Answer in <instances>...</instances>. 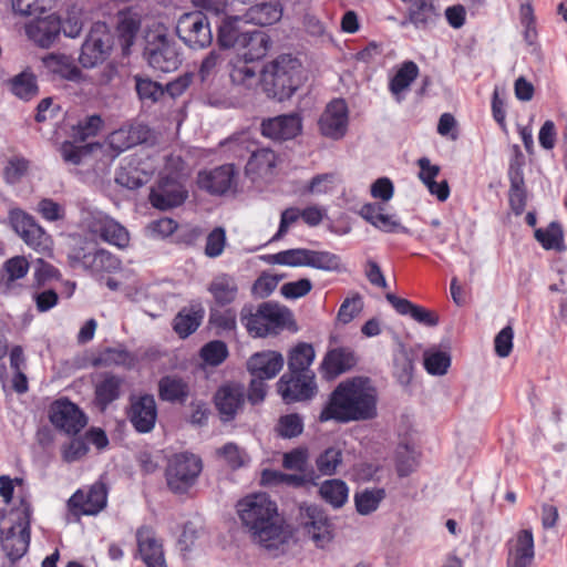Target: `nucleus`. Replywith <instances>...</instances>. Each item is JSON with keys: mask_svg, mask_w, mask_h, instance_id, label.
Segmentation results:
<instances>
[{"mask_svg": "<svg viewBox=\"0 0 567 567\" xmlns=\"http://www.w3.org/2000/svg\"><path fill=\"white\" fill-rule=\"evenodd\" d=\"M378 394L371 380L354 377L340 382L319 414L320 422L368 421L377 416Z\"/></svg>", "mask_w": 567, "mask_h": 567, "instance_id": "1", "label": "nucleus"}, {"mask_svg": "<svg viewBox=\"0 0 567 567\" xmlns=\"http://www.w3.org/2000/svg\"><path fill=\"white\" fill-rule=\"evenodd\" d=\"M236 512L252 542L265 548H274L284 542L282 520L278 507L266 493L245 496L236 504Z\"/></svg>", "mask_w": 567, "mask_h": 567, "instance_id": "2", "label": "nucleus"}, {"mask_svg": "<svg viewBox=\"0 0 567 567\" xmlns=\"http://www.w3.org/2000/svg\"><path fill=\"white\" fill-rule=\"evenodd\" d=\"M303 70L300 60L284 53L267 62L260 71L262 91L278 102L289 100L301 86Z\"/></svg>", "mask_w": 567, "mask_h": 567, "instance_id": "3", "label": "nucleus"}, {"mask_svg": "<svg viewBox=\"0 0 567 567\" xmlns=\"http://www.w3.org/2000/svg\"><path fill=\"white\" fill-rule=\"evenodd\" d=\"M240 322L254 338L277 334L291 319V311L274 302H262L257 308L245 303L239 312Z\"/></svg>", "mask_w": 567, "mask_h": 567, "instance_id": "4", "label": "nucleus"}, {"mask_svg": "<svg viewBox=\"0 0 567 567\" xmlns=\"http://www.w3.org/2000/svg\"><path fill=\"white\" fill-rule=\"evenodd\" d=\"M202 471L199 456L189 452L176 453L171 456L165 470L167 487L174 494H185L195 485Z\"/></svg>", "mask_w": 567, "mask_h": 567, "instance_id": "5", "label": "nucleus"}, {"mask_svg": "<svg viewBox=\"0 0 567 567\" xmlns=\"http://www.w3.org/2000/svg\"><path fill=\"white\" fill-rule=\"evenodd\" d=\"M229 150L236 156H244V151L249 153V159L246 164V174L256 176H266L272 173L277 164L276 153L269 147H258L256 143L249 141L246 135L236 138H230L225 142Z\"/></svg>", "mask_w": 567, "mask_h": 567, "instance_id": "6", "label": "nucleus"}, {"mask_svg": "<svg viewBox=\"0 0 567 567\" xmlns=\"http://www.w3.org/2000/svg\"><path fill=\"white\" fill-rule=\"evenodd\" d=\"M113 44V35L107 24L101 21L93 23L81 47L79 62L85 69L95 68L107 59Z\"/></svg>", "mask_w": 567, "mask_h": 567, "instance_id": "7", "label": "nucleus"}, {"mask_svg": "<svg viewBox=\"0 0 567 567\" xmlns=\"http://www.w3.org/2000/svg\"><path fill=\"white\" fill-rule=\"evenodd\" d=\"M31 506L22 502L21 508L17 511L14 524L8 528L1 539L2 549L11 561L22 558L30 545Z\"/></svg>", "mask_w": 567, "mask_h": 567, "instance_id": "8", "label": "nucleus"}, {"mask_svg": "<svg viewBox=\"0 0 567 567\" xmlns=\"http://www.w3.org/2000/svg\"><path fill=\"white\" fill-rule=\"evenodd\" d=\"M176 34L193 50L205 49L213 42L210 22L203 11L183 13L177 20Z\"/></svg>", "mask_w": 567, "mask_h": 567, "instance_id": "9", "label": "nucleus"}, {"mask_svg": "<svg viewBox=\"0 0 567 567\" xmlns=\"http://www.w3.org/2000/svg\"><path fill=\"white\" fill-rule=\"evenodd\" d=\"M9 224L14 233L31 248L38 251L49 249L51 240L34 217L21 208H12L8 215Z\"/></svg>", "mask_w": 567, "mask_h": 567, "instance_id": "10", "label": "nucleus"}, {"mask_svg": "<svg viewBox=\"0 0 567 567\" xmlns=\"http://www.w3.org/2000/svg\"><path fill=\"white\" fill-rule=\"evenodd\" d=\"M277 389L284 402L287 404L309 401L315 398L318 392L316 374H306L302 372L292 373L291 371H287L277 382Z\"/></svg>", "mask_w": 567, "mask_h": 567, "instance_id": "11", "label": "nucleus"}, {"mask_svg": "<svg viewBox=\"0 0 567 567\" xmlns=\"http://www.w3.org/2000/svg\"><path fill=\"white\" fill-rule=\"evenodd\" d=\"M144 54L150 66L162 72L175 71L182 63L176 42L166 34H156L147 41Z\"/></svg>", "mask_w": 567, "mask_h": 567, "instance_id": "12", "label": "nucleus"}, {"mask_svg": "<svg viewBox=\"0 0 567 567\" xmlns=\"http://www.w3.org/2000/svg\"><path fill=\"white\" fill-rule=\"evenodd\" d=\"M223 62V54L216 50H212L203 59L198 70V76L202 83V90L206 92L208 103L213 106L228 107L231 105L230 97L224 92H217L214 87V80Z\"/></svg>", "mask_w": 567, "mask_h": 567, "instance_id": "13", "label": "nucleus"}, {"mask_svg": "<svg viewBox=\"0 0 567 567\" xmlns=\"http://www.w3.org/2000/svg\"><path fill=\"white\" fill-rule=\"evenodd\" d=\"M51 423L66 434H78L85 425L86 417L79 406L68 399L54 401L49 411Z\"/></svg>", "mask_w": 567, "mask_h": 567, "instance_id": "14", "label": "nucleus"}, {"mask_svg": "<svg viewBox=\"0 0 567 567\" xmlns=\"http://www.w3.org/2000/svg\"><path fill=\"white\" fill-rule=\"evenodd\" d=\"M188 192L176 176L161 177L156 187L150 194L151 204L161 210L181 206L187 198Z\"/></svg>", "mask_w": 567, "mask_h": 567, "instance_id": "15", "label": "nucleus"}, {"mask_svg": "<svg viewBox=\"0 0 567 567\" xmlns=\"http://www.w3.org/2000/svg\"><path fill=\"white\" fill-rule=\"evenodd\" d=\"M107 503V488L102 482H95L87 491L78 489L68 501L70 511L75 515H96Z\"/></svg>", "mask_w": 567, "mask_h": 567, "instance_id": "16", "label": "nucleus"}, {"mask_svg": "<svg viewBox=\"0 0 567 567\" xmlns=\"http://www.w3.org/2000/svg\"><path fill=\"white\" fill-rule=\"evenodd\" d=\"M348 115L349 111L344 100L331 101L318 122L321 134L334 141L341 140L348 131Z\"/></svg>", "mask_w": 567, "mask_h": 567, "instance_id": "17", "label": "nucleus"}, {"mask_svg": "<svg viewBox=\"0 0 567 567\" xmlns=\"http://www.w3.org/2000/svg\"><path fill=\"white\" fill-rule=\"evenodd\" d=\"M300 509L305 529L316 544L323 546V544L330 542L332 539L333 524L326 512L317 505H309Z\"/></svg>", "mask_w": 567, "mask_h": 567, "instance_id": "18", "label": "nucleus"}, {"mask_svg": "<svg viewBox=\"0 0 567 567\" xmlns=\"http://www.w3.org/2000/svg\"><path fill=\"white\" fill-rule=\"evenodd\" d=\"M237 171L233 164H225L209 171H202L197 176L200 189L212 195H223L235 184Z\"/></svg>", "mask_w": 567, "mask_h": 567, "instance_id": "19", "label": "nucleus"}, {"mask_svg": "<svg viewBox=\"0 0 567 567\" xmlns=\"http://www.w3.org/2000/svg\"><path fill=\"white\" fill-rule=\"evenodd\" d=\"M206 290L212 297L209 306L230 307L239 296L237 279L227 272L215 275L207 284Z\"/></svg>", "mask_w": 567, "mask_h": 567, "instance_id": "20", "label": "nucleus"}, {"mask_svg": "<svg viewBox=\"0 0 567 567\" xmlns=\"http://www.w3.org/2000/svg\"><path fill=\"white\" fill-rule=\"evenodd\" d=\"M245 389L238 384L221 385L214 395L215 406L223 422L235 419L245 403Z\"/></svg>", "mask_w": 567, "mask_h": 567, "instance_id": "21", "label": "nucleus"}, {"mask_svg": "<svg viewBox=\"0 0 567 567\" xmlns=\"http://www.w3.org/2000/svg\"><path fill=\"white\" fill-rule=\"evenodd\" d=\"M128 420L138 433L151 432L157 420V405L152 394H144L132 401Z\"/></svg>", "mask_w": 567, "mask_h": 567, "instance_id": "22", "label": "nucleus"}, {"mask_svg": "<svg viewBox=\"0 0 567 567\" xmlns=\"http://www.w3.org/2000/svg\"><path fill=\"white\" fill-rule=\"evenodd\" d=\"M89 229L103 241L118 248H124L128 245L130 235L126 228L106 215L97 214L93 216L89 223Z\"/></svg>", "mask_w": 567, "mask_h": 567, "instance_id": "23", "label": "nucleus"}, {"mask_svg": "<svg viewBox=\"0 0 567 567\" xmlns=\"http://www.w3.org/2000/svg\"><path fill=\"white\" fill-rule=\"evenodd\" d=\"M357 363L358 357L352 349L338 347L326 353L320 369L326 379L332 380L352 370Z\"/></svg>", "mask_w": 567, "mask_h": 567, "instance_id": "24", "label": "nucleus"}, {"mask_svg": "<svg viewBox=\"0 0 567 567\" xmlns=\"http://www.w3.org/2000/svg\"><path fill=\"white\" fill-rule=\"evenodd\" d=\"M535 557L530 528L520 529L508 543L507 567H532Z\"/></svg>", "mask_w": 567, "mask_h": 567, "instance_id": "25", "label": "nucleus"}, {"mask_svg": "<svg viewBox=\"0 0 567 567\" xmlns=\"http://www.w3.org/2000/svg\"><path fill=\"white\" fill-rule=\"evenodd\" d=\"M301 117L296 113L278 115L261 123L262 135L272 140H291L301 132Z\"/></svg>", "mask_w": 567, "mask_h": 567, "instance_id": "26", "label": "nucleus"}, {"mask_svg": "<svg viewBox=\"0 0 567 567\" xmlns=\"http://www.w3.org/2000/svg\"><path fill=\"white\" fill-rule=\"evenodd\" d=\"M138 553L147 567L165 565L162 543L156 538L155 532L148 526H141L136 532Z\"/></svg>", "mask_w": 567, "mask_h": 567, "instance_id": "27", "label": "nucleus"}, {"mask_svg": "<svg viewBox=\"0 0 567 567\" xmlns=\"http://www.w3.org/2000/svg\"><path fill=\"white\" fill-rule=\"evenodd\" d=\"M284 357L277 351H262L252 354L247 361V369L254 378L272 379L284 367Z\"/></svg>", "mask_w": 567, "mask_h": 567, "instance_id": "28", "label": "nucleus"}, {"mask_svg": "<svg viewBox=\"0 0 567 567\" xmlns=\"http://www.w3.org/2000/svg\"><path fill=\"white\" fill-rule=\"evenodd\" d=\"M248 21L239 17H225L217 29V43L223 49H238L245 41Z\"/></svg>", "mask_w": 567, "mask_h": 567, "instance_id": "29", "label": "nucleus"}, {"mask_svg": "<svg viewBox=\"0 0 567 567\" xmlns=\"http://www.w3.org/2000/svg\"><path fill=\"white\" fill-rule=\"evenodd\" d=\"M43 66L53 80H66L80 82L83 79L82 71L76 66L70 55L60 53H50L42 59Z\"/></svg>", "mask_w": 567, "mask_h": 567, "instance_id": "30", "label": "nucleus"}, {"mask_svg": "<svg viewBox=\"0 0 567 567\" xmlns=\"http://www.w3.org/2000/svg\"><path fill=\"white\" fill-rule=\"evenodd\" d=\"M205 317V308L199 301H192L189 306L183 307L173 319V329L176 334L186 339L193 334Z\"/></svg>", "mask_w": 567, "mask_h": 567, "instance_id": "31", "label": "nucleus"}, {"mask_svg": "<svg viewBox=\"0 0 567 567\" xmlns=\"http://www.w3.org/2000/svg\"><path fill=\"white\" fill-rule=\"evenodd\" d=\"M61 33V20L54 14L27 25L28 37L41 48H50Z\"/></svg>", "mask_w": 567, "mask_h": 567, "instance_id": "32", "label": "nucleus"}, {"mask_svg": "<svg viewBox=\"0 0 567 567\" xmlns=\"http://www.w3.org/2000/svg\"><path fill=\"white\" fill-rule=\"evenodd\" d=\"M124 378L111 372H103L94 386L95 402L105 410L111 403L118 400L122 395Z\"/></svg>", "mask_w": 567, "mask_h": 567, "instance_id": "33", "label": "nucleus"}, {"mask_svg": "<svg viewBox=\"0 0 567 567\" xmlns=\"http://www.w3.org/2000/svg\"><path fill=\"white\" fill-rule=\"evenodd\" d=\"M385 298L396 310V312L402 316H410L420 324L426 327H435L440 322L439 315L435 311L417 306L408 299L396 297L391 292L386 293Z\"/></svg>", "mask_w": 567, "mask_h": 567, "instance_id": "34", "label": "nucleus"}, {"mask_svg": "<svg viewBox=\"0 0 567 567\" xmlns=\"http://www.w3.org/2000/svg\"><path fill=\"white\" fill-rule=\"evenodd\" d=\"M440 18L436 0H413L409 9V21L421 30L432 28Z\"/></svg>", "mask_w": 567, "mask_h": 567, "instance_id": "35", "label": "nucleus"}, {"mask_svg": "<svg viewBox=\"0 0 567 567\" xmlns=\"http://www.w3.org/2000/svg\"><path fill=\"white\" fill-rule=\"evenodd\" d=\"M78 258L84 268L93 274L113 272L121 266L120 259L105 249H96L93 252H86Z\"/></svg>", "mask_w": 567, "mask_h": 567, "instance_id": "36", "label": "nucleus"}, {"mask_svg": "<svg viewBox=\"0 0 567 567\" xmlns=\"http://www.w3.org/2000/svg\"><path fill=\"white\" fill-rule=\"evenodd\" d=\"M208 311V327L214 329L217 336L236 332L237 312L233 307L209 306Z\"/></svg>", "mask_w": 567, "mask_h": 567, "instance_id": "37", "label": "nucleus"}, {"mask_svg": "<svg viewBox=\"0 0 567 567\" xmlns=\"http://www.w3.org/2000/svg\"><path fill=\"white\" fill-rule=\"evenodd\" d=\"M29 270V262L23 256H14L8 259L1 269L0 293L8 295L14 286V281L23 278Z\"/></svg>", "mask_w": 567, "mask_h": 567, "instance_id": "38", "label": "nucleus"}, {"mask_svg": "<svg viewBox=\"0 0 567 567\" xmlns=\"http://www.w3.org/2000/svg\"><path fill=\"white\" fill-rule=\"evenodd\" d=\"M158 395L163 401L183 404L189 396V385L181 378L166 375L158 382Z\"/></svg>", "mask_w": 567, "mask_h": 567, "instance_id": "39", "label": "nucleus"}, {"mask_svg": "<svg viewBox=\"0 0 567 567\" xmlns=\"http://www.w3.org/2000/svg\"><path fill=\"white\" fill-rule=\"evenodd\" d=\"M7 85L14 96L23 101H30L39 93L37 76L30 69L12 76Z\"/></svg>", "mask_w": 567, "mask_h": 567, "instance_id": "40", "label": "nucleus"}, {"mask_svg": "<svg viewBox=\"0 0 567 567\" xmlns=\"http://www.w3.org/2000/svg\"><path fill=\"white\" fill-rule=\"evenodd\" d=\"M245 41L238 49H245L244 58L249 61H256L266 55L270 48L269 37L258 28L248 29Z\"/></svg>", "mask_w": 567, "mask_h": 567, "instance_id": "41", "label": "nucleus"}, {"mask_svg": "<svg viewBox=\"0 0 567 567\" xmlns=\"http://www.w3.org/2000/svg\"><path fill=\"white\" fill-rule=\"evenodd\" d=\"M146 133L145 126L140 124L121 127L111 133L110 144L113 148L123 152L144 142L146 140Z\"/></svg>", "mask_w": 567, "mask_h": 567, "instance_id": "42", "label": "nucleus"}, {"mask_svg": "<svg viewBox=\"0 0 567 567\" xmlns=\"http://www.w3.org/2000/svg\"><path fill=\"white\" fill-rule=\"evenodd\" d=\"M315 349L310 343L300 342L292 348L288 355V370L292 373H315L310 367L315 360Z\"/></svg>", "mask_w": 567, "mask_h": 567, "instance_id": "43", "label": "nucleus"}, {"mask_svg": "<svg viewBox=\"0 0 567 567\" xmlns=\"http://www.w3.org/2000/svg\"><path fill=\"white\" fill-rule=\"evenodd\" d=\"M246 16L255 25H269L281 19L282 8L279 2H260L251 6Z\"/></svg>", "mask_w": 567, "mask_h": 567, "instance_id": "44", "label": "nucleus"}, {"mask_svg": "<svg viewBox=\"0 0 567 567\" xmlns=\"http://www.w3.org/2000/svg\"><path fill=\"white\" fill-rule=\"evenodd\" d=\"M305 267H311L323 271L341 272L344 270L341 257L327 250L307 249Z\"/></svg>", "mask_w": 567, "mask_h": 567, "instance_id": "45", "label": "nucleus"}, {"mask_svg": "<svg viewBox=\"0 0 567 567\" xmlns=\"http://www.w3.org/2000/svg\"><path fill=\"white\" fill-rule=\"evenodd\" d=\"M133 80L137 96L144 104L153 105L165 94L164 86L147 75L136 74L133 76Z\"/></svg>", "mask_w": 567, "mask_h": 567, "instance_id": "46", "label": "nucleus"}, {"mask_svg": "<svg viewBox=\"0 0 567 567\" xmlns=\"http://www.w3.org/2000/svg\"><path fill=\"white\" fill-rule=\"evenodd\" d=\"M319 494L333 508H340L348 501L349 488L342 480L332 478L321 484Z\"/></svg>", "mask_w": 567, "mask_h": 567, "instance_id": "47", "label": "nucleus"}, {"mask_svg": "<svg viewBox=\"0 0 567 567\" xmlns=\"http://www.w3.org/2000/svg\"><path fill=\"white\" fill-rule=\"evenodd\" d=\"M534 235L546 250L563 251L565 249L564 229L557 221H551L546 228H537Z\"/></svg>", "mask_w": 567, "mask_h": 567, "instance_id": "48", "label": "nucleus"}, {"mask_svg": "<svg viewBox=\"0 0 567 567\" xmlns=\"http://www.w3.org/2000/svg\"><path fill=\"white\" fill-rule=\"evenodd\" d=\"M249 62V60L245 59L233 64L229 78L234 85L250 90L260 81V78H258L259 72Z\"/></svg>", "mask_w": 567, "mask_h": 567, "instance_id": "49", "label": "nucleus"}, {"mask_svg": "<svg viewBox=\"0 0 567 567\" xmlns=\"http://www.w3.org/2000/svg\"><path fill=\"white\" fill-rule=\"evenodd\" d=\"M384 488H365L354 494L355 509L361 515H369L378 509L385 498Z\"/></svg>", "mask_w": 567, "mask_h": 567, "instance_id": "50", "label": "nucleus"}, {"mask_svg": "<svg viewBox=\"0 0 567 567\" xmlns=\"http://www.w3.org/2000/svg\"><path fill=\"white\" fill-rule=\"evenodd\" d=\"M134 364V357L124 348H105L93 360L94 367L122 365L131 368Z\"/></svg>", "mask_w": 567, "mask_h": 567, "instance_id": "51", "label": "nucleus"}, {"mask_svg": "<svg viewBox=\"0 0 567 567\" xmlns=\"http://www.w3.org/2000/svg\"><path fill=\"white\" fill-rule=\"evenodd\" d=\"M419 68L413 61H406L398 70L395 75L391 79L389 89L396 100L400 101V93L406 90L411 83L416 79Z\"/></svg>", "mask_w": 567, "mask_h": 567, "instance_id": "52", "label": "nucleus"}, {"mask_svg": "<svg viewBox=\"0 0 567 567\" xmlns=\"http://www.w3.org/2000/svg\"><path fill=\"white\" fill-rule=\"evenodd\" d=\"M527 197L528 192L525 179L509 181L508 204L516 216L524 213L527 204Z\"/></svg>", "mask_w": 567, "mask_h": 567, "instance_id": "53", "label": "nucleus"}, {"mask_svg": "<svg viewBox=\"0 0 567 567\" xmlns=\"http://www.w3.org/2000/svg\"><path fill=\"white\" fill-rule=\"evenodd\" d=\"M103 121L100 115L86 116L80 121L72 130V137L74 142L83 143L87 138L96 136L101 130Z\"/></svg>", "mask_w": 567, "mask_h": 567, "instance_id": "54", "label": "nucleus"}, {"mask_svg": "<svg viewBox=\"0 0 567 567\" xmlns=\"http://www.w3.org/2000/svg\"><path fill=\"white\" fill-rule=\"evenodd\" d=\"M216 453L233 470L240 468L249 462V457L246 451L233 442L226 443L220 449H218Z\"/></svg>", "mask_w": 567, "mask_h": 567, "instance_id": "55", "label": "nucleus"}, {"mask_svg": "<svg viewBox=\"0 0 567 567\" xmlns=\"http://www.w3.org/2000/svg\"><path fill=\"white\" fill-rule=\"evenodd\" d=\"M115 182L117 185L133 190L142 187L147 182V178L146 174L137 167L127 166L121 167L116 172Z\"/></svg>", "mask_w": 567, "mask_h": 567, "instance_id": "56", "label": "nucleus"}, {"mask_svg": "<svg viewBox=\"0 0 567 567\" xmlns=\"http://www.w3.org/2000/svg\"><path fill=\"white\" fill-rule=\"evenodd\" d=\"M30 162L22 156H12L3 169V178L7 184H18L29 172Z\"/></svg>", "mask_w": 567, "mask_h": 567, "instance_id": "57", "label": "nucleus"}, {"mask_svg": "<svg viewBox=\"0 0 567 567\" xmlns=\"http://www.w3.org/2000/svg\"><path fill=\"white\" fill-rule=\"evenodd\" d=\"M227 357V346L220 340L209 341L200 349V358L205 363L212 367L221 364Z\"/></svg>", "mask_w": 567, "mask_h": 567, "instance_id": "58", "label": "nucleus"}, {"mask_svg": "<svg viewBox=\"0 0 567 567\" xmlns=\"http://www.w3.org/2000/svg\"><path fill=\"white\" fill-rule=\"evenodd\" d=\"M451 365V357L443 351H425L424 368L432 375H443Z\"/></svg>", "mask_w": 567, "mask_h": 567, "instance_id": "59", "label": "nucleus"}, {"mask_svg": "<svg viewBox=\"0 0 567 567\" xmlns=\"http://www.w3.org/2000/svg\"><path fill=\"white\" fill-rule=\"evenodd\" d=\"M276 431L284 439H292L303 431V421L297 413L286 414L279 417Z\"/></svg>", "mask_w": 567, "mask_h": 567, "instance_id": "60", "label": "nucleus"}, {"mask_svg": "<svg viewBox=\"0 0 567 567\" xmlns=\"http://www.w3.org/2000/svg\"><path fill=\"white\" fill-rule=\"evenodd\" d=\"M342 463V452L336 447H328L316 460L318 471L322 475H333Z\"/></svg>", "mask_w": 567, "mask_h": 567, "instance_id": "61", "label": "nucleus"}, {"mask_svg": "<svg viewBox=\"0 0 567 567\" xmlns=\"http://www.w3.org/2000/svg\"><path fill=\"white\" fill-rule=\"evenodd\" d=\"M141 21L135 13H121L117 30L125 45H131L140 30Z\"/></svg>", "mask_w": 567, "mask_h": 567, "instance_id": "62", "label": "nucleus"}, {"mask_svg": "<svg viewBox=\"0 0 567 567\" xmlns=\"http://www.w3.org/2000/svg\"><path fill=\"white\" fill-rule=\"evenodd\" d=\"M226 244V230L223 227H215L206 237L204 252L208 258H217L223 254Z\"/></svg>", "mask_w": 567, "mask_h": 567, "instance_id": "63", "label": "nucleus"}, {"mask_svg": "<svg viewBox=\"0 0 567 567\" xmlns=\"http://www.w3.org/2000/svg\"><path fill=\"white\" fill-rule=\"evenodd\" d=\"M89 452V444L85 437H73L62 447V457L68 463H73L82 458Z\"/></svg>", "mask_w": 567, "mask_h": 567, "instance_id": "64", "label": "nucleus"}]
</instances>
